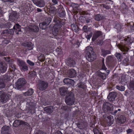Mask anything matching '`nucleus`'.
I'll use <instances>...</instances> for the list:
<instances>
[{"label":"nucleus","instance_id":"63","mask_svg":"<svg viewBox=\"0 0 134 134\" xmlns=\"http://www.w3.org/2000/svg\"><path fill=\"white\" fill-rule=\"evenodd\" d=\"M109 71H108V73H109Z\"/></svg>","mask_w":134,"mask_h":134},{"label":"nucleus","instance_id":"62","mask_svg":"<svg viewBox=\"0 0 134 134\" xmlns=\"http://www.w3.org/2000/svg\"><path fill=\"white\" fill-rule=\"evenodd\" d=\"M44 58H43V61L44 60Z\"/></svg>","mask_w":134,"mask_h":134},{"label":"nucleus","instance_id":"18","mask_svg":"<svg viewBox=\"0 0 134 134\" xmlns=\"http://www.w3.org/2000/svg\"><path fill=\"white\" fill-rule=\"evenodd\" d=\"M53 108L52 107L50 106L45 108L44 110L47 113H51L53 111Z\"/></svg>","mask_w":134,"mask_h":134},{"label":"nucleus","instance_id":"59","mask_svg":"<svg viewBox=\"0 0 134 134\" xmlns=\"http://www.w3.org/2000/svg\"><path fill=\"white\" fill-rule=\"evenodd\" d=\"M75 5H76V7H77L78 6V5L77 4H75Z\"/></svg>","mask_w":134,"mask_h":134},{"label":"nucleus","instance_id":"37","mask_svg":"<svg viewBox=\"0 0 134 134\" xmlns=\"http://www.w3.org/2000/svg\"><path fill=\"white\" fill-rule=\"evenodd\" d=\"M102 19L100 15L98 14L96 15L95 17V19L97 21H99Z\"/></svg>","mask_w":134,"mask_h":134},{"label":"nucleus","instance_id":"17","mask_svg":"<svg viewBox=\"0 0 134 134\" xmlns=\"http://www.w3.org/2000/svg\"><path fill=\"white\" fill-rule=\"evenodd\" d=\"M10 77L7 75H3L2 78H1L2 79L3 81L5 83L10 81Z\"/></svg>","mask_w":134,"mask_h":134},{"label":"nucleus","instance_id":"5","mask_svg":"<svg viewBox=\"0 0 134 134\" xmlns=\"http://www.w3.org/2000/svg\"><path fill=\"white\" fill-rule=\"evenodd\" d=\"M37 88L40 90L43 91L45 90L48 86V84L45 81H40L37 85Z\"/></svg>","mask_w":134,"mask_h":134},{"label":"nucleus","instance_id":"21","mask_svg":"<svg viewBox=\"0 0 134 134\" xmlns=\"http://www.w3.org/2000/svg\"><path fill=\"white\" fill-rule=\"evenodd\" d=\"M33 90L30 89H29L26 92L24 93V94L25 96H31L33 93Z\"/></svg>","mask_w":134,"mask_h":134},{"label":"nucleus","instance_id":"24","mask_svg":"<svg viewBox=\"0 0 134 134\" xmlns=\"http://www.w3.org/2000/svg\"><path fill=\"white\" fill-rule=\"evenodd\" d=\"M67 63L68 65L70 66H74L75 64L74 61L72 60H68L67 61Z\"/></svg>","mask_w":134,"mask_h":134},{"label":"nucleus","instance_id":"52","mask_svg":"<svg viewBox=\"0 0 134 134\" xmlns=\"http://www.w3.org/2000/svg\"><path fill=\"white\" fill-rule=\"evenodd\" d=\"M7 24H9V25L8 26H7V27H10V26L11 25V24L10 23H7Z\"/></svg>","mask_w":134,"mask_h":134},{"label":"nucleus","instance_id":"9","mask_svg":"<svg viewBox=\"0 0 134 134\" xmlns=\"http://www.w3.org/2000/svg\"><path fill=\"white\" fill-rule=\"evenodd\" d=\"M116 96V93L114 92H111L109 93L107 98L110 101H113L115 100Z\"/></svg>","mask_w":134,"mask_h":134},{"label":"nucleus","instance_id":"2","mask_svg":"<svg viewBox=\"0 0 134 134\" xmlns=\"http://www.w3.org/2000/svg\"><path fill=\"white\" fill-rule=\"evenodd\" d=\"M54 25L53 29V35L56 36L59 34L60 29L62 27L60 21L58 20H54Z\"/></svg>","mask_w":134,"mask_h":134},{"label":"nucleus","instance_id":"39","mask_svg":"<svg viewBox=\"0 0 134 134\" xmlns=\"http://www.w3.org/2000/svg\"><path fill=\"white\" fill-rule=\"evenodd\" d=\"M108 118L110 120H110L108 122V123H109V124L111 125V124L113 123V119L112 118V116H108Z\"/></svg>","mask_w":134,"mask_h":134},{"label":"nucleus","instance_id":"28","mask_svg":"<svg viewBox=\"0 0 134 134\" xmlns=\"http://www.w3.org/2000/svg\"><path fill=\"white\" fill-rule=\"evenodd\" d=\"M47 25L44 22L42 23H40L39 24V26L40 28L42 30H44L46 28Z\"/></svg>","mask_w":134,"mask_h":134},{"label":"nucleus","instance_id":"13","mask_svg":"<svg viewBox=\"0 0 134 134\" xmlns=\"http://www.w3.org/2000/svg\"><path fill=\"white\" fill-rule=\"evenodd\" d=\"M59 90L60 95L64 96L66 93L68 89L66 87H62L59 88Z\"/></svg>","mask_w":134,"mask_h":134},{"label":"nucleus","instance_id":"51","mask_svg":"<svg viewBox=\"0 0 134 134\" xmlns=\"http://www.w3.org/2000/svg\"><path fill=\"white\" fill-rule=\"evenodd\" d=\"M132 130L131 129H129L127 130V132L128 133H130L132 132Z\"/></svg>","mask_w":134,"mask_h":134},{"label":"nucleus","instance_id":"31","mask_svg":"<svg viewBox=\"0 0 134 134\" xmlns=\"http://www.w3.org/2000/svg\"><path fill=\"white\" fill-rule=\"evenodd\" d=\"M98 75L99 76L103 79L104 80L106 78V76L105 74L104 73L99 72Z\"/></svg>","mask_w":134,"mask_h":134},{"label":"nucleus","instance_id":"35","mask_svg":"<svg viewBox=\"0 0 134 134\" xmlns=\"http://www.w3.org/2000/svg\"><path fill=\"white\" fill-rule=\"evenodd\" d=\"M116 57L118 59L119 61H120L121 60V54L119 53H116L115 54Z\"/></svg>","mask_w":134,"mask_h":134},{"label":"nucleus","instance_id":"61","mask_svg":"<svg viewBox=\"0 0 134 134\" xmlns=\"http://www.w3.org/2000/svg\"><path fill=\"white\" fill-rule=\"evenodd\" d=\"M73 30H75V29H74V28H73Z\"/></svg>","mask_w":134,"mask_h":134},{"label":"nucleus","instance_id":"64","mask_svg":"<svg viewBox=\"0 0 134 134\" xmlns=\"http://www.w3.org/2000/svg\"><path fill=\"white\" fill-rule=\"evenodd\" d=\"M87 21V22L88 23V21Z\"/></svg>","mask_w":134,"mask_h":134},{"label":"nucleus","instance_id":"20","mask_svg":"<svg viewBox=\"0 0 134 134\" xmlns=\"http://www.w3.org/2000/svg\"><path fill=\"white\" fill-rule=\"evenodd\" d=\"M119 48L122 51L125 52L127 51V47L123 44L120 45Z\"/></svg>","mask_w":134,"mask_h":134},{"label":"nucleus","instance_id":"40","mask_svg":"<svg viewBox=\"0 0 134 134\" xmlns=\"http://www.w3.org/2000/svg\"><path fill=\"white\" fill-rule=\"evenodd\" d=\"M126 120L125 117L122 116V117H121L120 119V122L121 123H123L126 121Z\"/></svg>","mask_w":134,"mask_h":134},{"label":"nucleus","instance_id":"6","mask_svg":"<svg viewBox=\"0 0 134 134\" xmlns=\"http://www.w3.org/2000/svg\"><path fill=\"white\" fill-rule=\"evenodd\" d=\"M25 83V80L23 78L19 79L15 84L16 87L18 89L20 88Z\"/></svg>","mask_w":134,"mask_h":134},{"label":"nucleus","instance_id":"8","mask_svg":"<svg viewBox=\"0 0 134 134\" xmlns=\"http://www.w3.org/2000/svg\"><path fill=\"white\" fill-rule=\"evenodd\" d=\"M134 40V38H133L128 37H127V38H125L124 39V42H121V43H124L125 45L126 44L129 45Z\"/></svg>","mask_w":134,"mask_h":134},{"label":"nucleus","instance_id":"38","mask_svg":"<svg viewBox=\"0 0 134 134\" xmlns=\"http://www.w3.org/2000/svg\"><path fill=\"white\" fill-rule=\"evenodd\" d=\"M93 131L94 134H102L96 128L94 129Z\"/></svg>","mask_w":134,"mask_h":134},{"label":"nucleus","instance_id":"25","mask_svg":"<svg viewBox=\"0 0 134 134\" xmlns=\"http://www.w3.org/2000/svg\"><path fill=\"white\" fill-rule=\"evenodd\" d=\"M8 63L10 65V67H11L13 68L12 70H15V67L14 65H13L14 62L13 60L10 59Z\"/></svg>","mask_w":134,"mask_h":134},{"label":"nucleus","instance_id":"23","mask_svg":"<svg viewBox=\"0 0 134 134\" xmlns=\"http://www.w3.org/2000/svg\"><path fill=\"white\" fill-rule=\"evenodd\" d=\"M37 5L40 7H43L44 6V3L43 0L38 2L37 3Z\"/></svg>","mask_w":134,"mask_h":134},{"label":"nucleus","instance_id":"41","mask_svg":"<svg viewBox=\"0 0 134 134\" xmlns=\"http://www.w3.org/2000/svg\"><path fill=\"white\" fill-rule=\"evenodd\" d=\"M82 30L84 32H87L89 31V28L88 27L84 26L83 27Z\"/></svg>","mask_w":134,"mask_h":134},{"label":"nucleus","instance_id":"45","mask_svg":"<svg viewBox=\"0 0 134 134\" xmlns=\"http://www.w3.org/2000/svg\"><path fill=\"white\" fill-rule=\"evenodd\" d=\"M18 123V121H15L13 123V126L15 127L17 126L18 125V124L16 125V124Z\"/></svg>","mask_w":134,"mask_h":134},{"label":"nucleus","instance_id":"42","mask_svg":"<svg viewBox=\"0 0 134 134\" xmlns=\"http://www.w3.org/2000/svg\"><path fill=\"white\" fill-rule=\"evenodd\" d=\"M92 32H91L90 34L88 35H87L86 36V37L88 40H90L91 38V37L92 35Z\"/></svg>","mask_w":134,"mask_h":134},{"label":"nucleus","instance_id":"50","mask_svg":"<svg viewBox=\"0 0 134 134\" xmlns=\"http://www.w3.org/2000/svg\"><path fill=\"white\" fill-rule=\"evenodd\" d=\"M52 1L53 3H54L55 4H57L58 3L57 0H52Z\"/></svg>","mask_w":134,"mask_h":134},{"label":"nucleus","instance_id":"58","mask_svg":"<svg viewBox=\"0 0 134 134\" xmlns=\"http://www.w3.org/2000/svg\"><path fill=\"white\" fill-rule=\"evenodd\" d=\"M58 134H63L61 132H59V133Z\"/></svg>","mask_w":134,"mask_h":134},{"label":"nucleus","instance_id":"10","mask_svg":"<svg viewBox=\"0 0 134 134\" xmlns=\"http://www.w3.org/2000/svg\"><path fill=\"white\" fill-rule=\"evenodd\" d=\"M67 75L70 77H74L75 75V71L74 69H70L68 71Z\"/></svg>","mask_w":134,"mask_h":134},{"label":"nucleus","instance_id":"56","mask_svg":"<svg viewBox=\"0 0 134 134\" xmlns=\"http://www.w3.org/2000/svg\"><path fill=\"white\" fill-rule=\"evenodd\" d=\"M118 110V111H120L121 110V109H118V110Z\"/></svg>","mask_w":134,"mask_h":134},{"label":"nucleus","instance_id":"36","mask_svg":"<svg viewBox=\"0 0 134 134\" xmlns=\"http://www.w3.org/2000/svg\"><path fill=\"white\" fill-rule=\"evenodd\" d=\"M32 30L34 32H37L38 31L39 28L37 26H35L32 28Z\"/></svg>","mask_w":134,"mask_h":134},{"label":"nucleus","instance_id":"7","mask_svg":"<svg viewBox=\"0 0 134 134\" xmlns=\"http://www.w3.org/2000/svg\"><path fill=\"white\" fill-rule=\"evenodd\" d=\"M8 97L5 95L3 92L0 91V100L1 102L4 103H5L8 100Z\"/></svg>","mask_w":134,"mask_h":134},{"label":"nucleus","instance_id":"46","mask_svg":"<svg viewBox=\"0 0 134 134\" xmlns=\"http://www.w3.org/2000/svg\"><path fill=\"white\" fill-rule=\"evenodd\" d=\"M3 2H12L14 1V0H2Z\"/></svg>","mask_w":134,"mask_h":134},{"label":"nucleus","instance_id":"43","mask_svg":"<svg viewBox=\"0 0 134 134\" xmlns=\"http://www.w3.org/2000/svg\"><path fill=\"white\" fill-rule=\"evenodd\" d=\"M27 62L30 65L33 66L34 65V64L33 62H31L29 60H27Z\"/></svg>","mask_w":134,"mask_h":134},{"label":"nucleus","instance_id":"19","mask_svg":"<svg viewBox=\"0 0 134 134\" xmlns=\"http://www.w3.org/2000/svg\"><path fill=\"white\" fill-rule=\"evenodd\" d=\"M64 82L66 84H70L74 82L73 80L69 78H65L64 79Z\"/></svg>","mask_w":134,"mask_h":134},{"label":"nucleus","instance_id":"33","mask_svg":"<svg viewBox=\"0 0 134 134\" xmlns=\"http://www.w3.org/2000/svg\"><path fill=\"white\" fill-rule=\"evenodd\" d=\"M77 86L79 88H86V86L83 83L81 82L77 84Z\"/></svg>","mask_w":134,"mask_h":134},{"label":"nucleus","instance_id":"60","mask_svg":"<svg viewBox=\"0 0 134 134\" xmlns=\"http://www.w3.org/2000/svg\"><path fill=\"white\" fill-rule=\"evenodd\" d=\"M131 1H132L133 2H134V0H131Z\"/></svg>","mask_w":134,"mask_h":134},{"label":"nucleus","instance_id":"3","mask_svg":"<svg viewBox=\"0 0 134 134\" xmlns=\"http://www.w3.org/2000/svg\"><path fill=\"white\" fill-rule=\"evenodd\" d=\"M65 102L66 104L69 105H72L74 104V98L72 93L70 92L67 94L66 97Z\"/></svg>","mask_w":134,"mask_h":134},{"label":"nucleus","instance_id":"27","mask_svg":"<svg viewBox=\"0 0 134 134\" xmlns=\"http://www.w3.org/2000/svg\"><path fill=\"white\" fill-rule=\"evenodd\" d=\"M21 70L22 71H25L28 70V67L26 64L20 67Z\"/></svg>","mask_w":134,"mask_h":134},{"label":"nucleus","instance_id":"49","mask_svg":"<svg viewBox=\"0 0 134 134\" xmlns=\"http://www.w3.org/2000/svg\"><path fill=\"white\" fill-rule=\"evenodd\" d=\"M119 27L118 28H116L118 29H119L121 28V26L119 24H117L116 25V27H117V26Z\"/></svg>","mask_w":134,"mask_h":134},{"label":"nucleus","instance_id":"15","mask_svg":"<svg viewBox=\"0 0 134 134\" xmlns=\"http://www.w3.org/2000/svg\"><path fill=\"white\" fill-rule=\"evenodd\" d=\"M13 29L17 34H18V32H20L21 31V26L18 24H16L14 25L13 27Z\"/></svg>","mask_w":134,"mask_h":134},{"label":"nucleus","instance_id":"48","mask_svg":"<svg viewBox=\"0 0 134 134\" xmlns=\"http://www.w3.org/2000/svg\"><path fill=\"white\" fill-rule=\"evenodd\" d=\"M5 60L7 62H8L9 60L10 59L8 57L4 58Z\"/></svg>","mask_w":134,"mask_h":134},{"label":"nucleus","instance_id":"55","mask_svg":"<svg viewBox=\"0 0 134 134\" xmlns=\"http://www.w3.org/2000/svg\"><path fill=\"white\" fill-rule=\"evenodd\" d=\"M11 30L12 31V32L11 33V34H13L14 33V32L12 30Z\"/></svg>","mask_w":134,"mask_h":134},{"label":"nucleus","instance_id":"12","mask_svg":"<svg viewBox=\"0 0 134 134\" xmlns=\"http://www.w3.org/2000/svg\"><path fill=\"white\" fill-rule=\"evenodd\" d=\"M17 14L15 12H14L11 13L9 16L10 20L11 21H13L17 18Z\"/></svg>","mask_w":134,"mask_h":134},{"label":"nucleus","instance_id":"4","mask_svg":"<svg viewBox=\"0 0 134 134\" xmlns=\"http://www.w3.org/2000/svg\"><path fill=\"white\" fill-rule=\"evenodd\" d=\"M113 108V105L108 102L104 103L103 107V109L104 112H107L108 110H112Z\"/></svg>","mask_w":134,"mask_h":134},{"label":"nucleus","instance_id":"29","mask_svg":"<svg viewBox=\"0 0 134 134\" xmlns=\"http://www.w3.org/2000/svg\"><path fill=\"white\" fill-rule=\"evenodd\" d=\"M102 55L103 56H105L106 55L110 53V52L108 50H102Z\"/></svg>","mask_w":134,"mask_h":134},{"label":"nucleus","instance_id":"26","mask_svg":"<svg viewBox=\"0 0 134 134\" xmlns=\"http://www.w3.org/2000/svg\"><path fill=\"white\" fill-rule=\"evenodd\" d=\"M5 83L2 79H0V89L4 87L5 86Z\"/></svg>","mask_w":134,"mask_h":134},{"label":"nucleus","instance_id":"47","mask_svg":"<svg viewBox=\"0 0 134 134\" xmlns=\"http://www.w3.org/2000/svg\"><path fill=\"white\" fill-rule=\"evenodd\" d=\"M67 107L66 106H63L62 107V109L64 110H67Z\"/></svg>","mask_w":134,"mask_h":134},{"label":"nucleus","instance_id":"16","mask_svg":"<svg viewBox=\"0 0 134 134\" xmlns=\"http://www.w3.org/2000/svg\"><path fill=\"white\" fill-rule=\"evenodd\" d=\"M7 67L6 65L2 63H0V71L2 73H4L6 71Z\"/></svg>","mask_w":134,"mask_h":134},{"label":"nucleus","instance_id":"1","mask_svg":"<svg viewBox=\"0 0 134 134\" xmlns=\"http://www.w3.org/2000/svg\"><path fill=\"white\" fill-rule=\"evenodd\" d=\"M92 47H87L86 49V53L87 56V59L90 61H93L96 59V56L94 54Z\"/></svg>","mask_w":134,"mask_h":134},{"label":"nucleus","instance_id":"44","mask_svg":"<svg viewBox=\"0 0 134 134\" xmlns=\"http://www.w3.org/2000/svg\"><path fill=\"white\" fill-rule=\"evenodd\" d=\"M104 59H103L102 60L103 64L102 65V69L103 70H105L106 69V68L104 63Z\"/></svg>","mask_w":134,"mask_h":134},{"label":"nucleus","instance_id":"54","mask_svg":"<svg viewBox=\"0 0 134 134\" xmlns=\"http://www.w3.org/2000/svg\"><path fill=\"white\" fill-rule=\"evenodd\" d=\"M118 112V110H115L114 112V113H113V115H116V113L117 112Z\"/></svg>","mask_w":134,"mask_h":134},{"label":"nucleus","instance_id":"34","mask_svg":"<svg viewBox=\"0 0 134 134\" xmlns=\"http://www.w3.org/2000/svg\"><path fill=\"white\" fill-rule=\"evenodd\" d=\"M33 45L31 42H30L28 43V45H27V49L28 50H31L33 49Z\"/></svg>","mask_w":134,"mask_h":134},{"label":"nucleus","instance_id":"53","mask_svg":"<svg viewBox=\"0 0 134 134\" xmlns=\"http://www.w3.org/2000/svg\"><path fill=\"white\" fill-rule=\"evenodd\" d=\"M37 11L38 12H41L42 11V10L40 8H37Z\"/></svg>","mask_w":134,"mask_h":134},{"label":"nucleus","instance_id":"32","mask_svg":"<svg viewBox=\"0 0 134 134\" xmlns=\"http://www.w3.org/2000/svg\"><path fill=\"white\" fill-rule=\"evenodd\" d=\"M116 87L117 89L121 91H124L125 89V87L124 86H117Z\"/></svg>","mask_w":134,"mask_h":134},{"label":"nucleus","instance_id":"57","mask_svg":"<svg viewBox=\"0 0 134 134\" xmlns=\"http://www.w3.org/2000/svg\"><path fill=\"white\" fill-rule=\"evenodd\" d=\"M53 15H54V14H55V12H54V11H53Z\"/></svg>","mask_w":134,"mask_h":134},{"label":"nucleus","instance_id":"30","mask_svg":"<svg viewBox=\"0 0 134 134\" xmlns=\"http://www.w3.org/2000/svg\"><path fill=\"white\" fill-rule=\"evenodd\" d=\"M51 21V19L50 18H48L46 19L43 22L47 26L49 25Z\"/></svg>","mask_w":134,"mask_h":134},{"label":"nucleus","instance_id":"14","mask_svg":"<svg viewBox=\"0 0 134 134\" xmlns=\"http://www.w3.org/2000/svg\"><path fill=\"white\" fill-rule=\"evenodd\" d=\"M9 127L7 126H4L2 129V134H9L8 133Z\"/></svg>","mask_w":134,"mask_h":134},{"label":"nucleus","instance_id":"22","mask_svg":"<svg viewBox=\"0 0 134 134\" xmlns=\"http://www.w3.org/2000/svg\"><path fill=\"white\" fill-rule=\"evenodd\" d=\"M16 60L19 66H21L26 64L25 62L21 59L17 58Z\"/></svg>","mask_w":134,"mask_h":134},{"label":"nucleus","instance_id":"11","mask_svg":"<svg viewBox=\"0 0 134 134\" xmlns=\"http://www.w3.org/2000/svg\"><path fill=\"white\" fill-rule=\"evenodd\" d=\"M102 34V32L100 31H97L93 35L92 40L93 41H94L96 39Z\"/></svg>","mask_w":134,"mask_h":134}]
</instances>
